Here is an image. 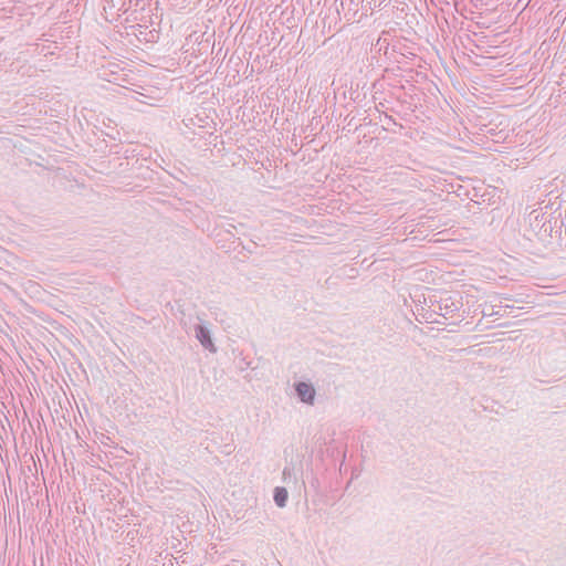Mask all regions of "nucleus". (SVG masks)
Instances as JSON below:
<instances>
[{
	"label": "nucleus",
	"mask_w": 566,
	"mask_h": 566,
	"mask_svg": "<svg viewBox=\"0 0 566 566\" xmlns=\"http://www.w3.org/2000/svg\"><path fill=\"white\" fill-rule=\"evenodd\" d=\"M274 500L279 506H284L287 501V491L284 488H276Z\"/></svg>",
	"instance_id": "f03ea898"
},
{
	"label": "nucleus",
	"mask_w": 566,
	"mask_h": 566,
	"mask_svg": "<svg viewBox=\"0 0 566 566\" xmlns=\"http://www.w3.org/2000/svg\"><path fill=\"white\" fill-rule=\"evenodd\" d=\"M296 391L303 401L312 402L314 400L315 390L311 385L300 382L296 386Z\"/></svg>",
	"instance_id": "f257e3e1"
}]
</instances>
